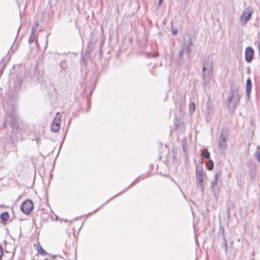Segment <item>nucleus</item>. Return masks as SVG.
<instances>
[{
    "label": "nucleus",
    "mask_w": 260,
    "mask_h": 260,
    "mask_svg": "<svg viewBox=\"0 0 260 260\" xmlns=\"http://www.w3.org/2000/svg\"><path fill=\"white\" fill-rule=\"evenodd\" d=\"M213 62L212 59L210 57L204 58L203 62L202 67V78L203 85L206 87L209 83L213 75Z\"/></svg>",
    "instance_id": "obj_1"
},
{
    "label": "nucleus",
    "mask_w": 260,
    "mask_h": 260,
    "mask_svg": "<svg viewBox=\"0 0 260 260\" xmlns=\"http://www.w3.org/2000/svg\"><path fill=\"white\" fill-rule=\"evenodd\" d=\"M30 133V129L24 121L17 117V141L25 139Z\"/></svg>",
    "instance_id": "obj_2"
},
{
    "label": "nucleus",
    "mask_w": 260,
    "mask_h": 260,
    "mask_svg": "<svg viewBox=\"0 0 260 260\" xmlns=\"http://www.w3.org/2000/svg\"><path fill=\"white\" fill-rule=\"evenodd\" d=\"M221 174L220 171L217 172L214 177V180L211 183V189L214 196L218 197L219 194L221 181H219V178Z\"/></svg>",
    "instance_id": "obj_3"
},
{
    "label": "nucleus",
    "mask_w": 260,
    "mask_h": 260,
    "mask_svg": "<svg viewBox=\"0 0 260 260\" xmlns=\"http://www.w3.org/2000/svg\"><path fill=\"white\" fill-rule=\"evenodd\" d=\"M137 183V182L134 180L133 182H132L130 185L127 187L125 189H123V190H122L121 191H120L119 193L115 194L114 196L112 197V198H111L110 199H109L108 200H107L106 202H105L104 203H103L99 208H97L96 209H95V210H94L92 212H90L89 213H88V214H87L86 215H85L84 216H89V215H92L93 214L96 213V212H98L100 209H101L102 208H103L105 205H106L107 204H108L110 201H111L112 200H113L114 198H116V197H118L119 196L123 194V193H124L125 192H126L128 189H129V188H131L132 186H134L135 185H136V184Z\"/></svg>",
    "instance_id": "obj_4"
},
{
    "label": "nucleus",
    "mask_w": 260,
    "mask_h": 260,
    "mask_svg": "<svg viewBox=\"0 0 260 260\" xmlns=\"http://www.w3.org/2000/svg\"><path fill=\"white\" fill-rule=\"evenodd\" d=\"M137 183V182L134 180L133 182H132L130 185L127 187L125 189H123V190H122L121 191H120L119 193L115 194L114 196L112 197V198H111L110 199H109L108 200H107L106 202H105L104 203H103L99 208H97L96 209H95V210H94L92 212H90L89 213H88V214H87L86 215H85L84 216H89V215H92L93 214L96 213V212H98L100 209H101L102 208H103L105 205H106L107 204H108L110 201H111L112 200H113L114 198H116V197H118L119 196L123 194V193H124L125 192H126L128 189H129V188H131L132 186H134L135 185H136V184Z\"/></svg>",
    "instance_id": "obj_5"
},
{
    "label": "nucleus",
    "mask_w": 260,
    "mask_h": 260,
    "mask_svg": "<svg viewBox=\"0 0 260 260\" xmlns=\"http://www.w3.org/2000/svg\"><path fill=\"white\" fill-rule=\"evenodd\" d=\"M20 210L26 215H28L34 208L32 201L30 199H26L20 205Z\"/></svg>",
    "instance_id": "obj_6"
},
{
    "label": "nucleus",
    "mask_w": 260,
    "mask_h": 260,
    "mask_svg": "<svg viewBox=\"0 0 260 260\" xmlns=\"http://www.w3.org/2000/svg\"><path fill=\"white\" fill-rule=\"evenodd\" d=\"M253 13V10L251 7L248 6L245 8L240 17L241 23L242 24H246L250 20Z\"/></svg>",
    "instance_id": "obj_7"
},
{
    "label": "nucleus",
    "mask_w": 260,
    "mask_h": 260,
    "mask_svg": "<svg viewBox=\"0 0 260 260\" xmlns=\"http://www.w3.org/2000/svg\"><path fill=\"white\" fill-rule=\"evenodd\" d=\"M254 51L251 47H247L245 51V60L246 62L250 63L254 59Z\"/></svg>",
    "instance_id": "obj_8"
},
{
    "label": "nucleus",
    "mask_w": 260,
    "mask_h": 260,
    "mask_svg": "<svg viewBox=\"0 0 260 260\" xmlns=\"http://www.w3.org/2000/svg\"><path fill=\"white\" fill-rule=\"evenodd\" d=\"M237 90V88H234L233 87H231L229 92V96L226 100L227 106L229 107L233 101L234 100V98L235 97V95Z\"/></svg>",
    "instance_id": "obj_9"
},
{
    "label": "nucleus",
    "mask_w": 260,
    "mask_h": 260,
    "mask_svg": "<svg viewBox=\"0 0 260 260\" xmlns=\"http://www.w3.org/2000/svg\"><path fill=\"white\" fill-rule=\"evenodd\" d=\"M10 125L12 129V132H15V131L16 130V118L15 111L13 110H12L10 113Z\"/></svg>",
    "instance_id": "obj_10"
},
{
    "label": "nucleus",
    "mask_w": 260,
    "mask_h": 260,
    "mask_svg": "<svg viewBox=\"0 0 260 260\" xmlns=\"http://www.w3.org/2000/svg\"><path fill=\"white\" fill-rule=\"evenodd\" d=\"M229 133V129L226 127L221 128L219 141L226 142L227 137Z\"/></svg>",
    "instance_id": "obj_11"
},
{
    "label": "nucleus",
    "mask_w": 260,
    "mask_h": 260,
    "mask_svg": "<svg viewBox=\"0 0 260 260\" xmlns=\"http://www.w3.org/2000/svg\"><path fill=\"white\" fill-rule=\"evenodd\" d=\"M91 43H92L91 40H90L88 43L87 48L86 49V50L84 52V55H83V54L82 55V59L83 62L85 64V59L84 56H86V57H89V56L92 50V48L91 46Z\"/></svg>",
    "instance_id": "obj_12"
},
{
    "label": "nucleus",
    "mask_w": 260,
    "mask_h": 260,
    "mask_svg": "<svg viewBox=\"0 0 260 260\" xmlns=\"http://www.w3.org/2000/svg\"><path fill=\"white\" fill-rule=\"evenodd\" d=\"M57 55L61 57V58L62 59V61L59 63V66L61 69L62 71L65 70L67 68H68V64L66 62L65 57H66L67 54L66 53H58Z\"/></svg>",
    "instance_id": "obj_13"
},
{
    "label": "nucleus",
    "mask_w": 260,
    "mask_h": 260,
    "mask_svg": "<svg viewBox=\"0 0 260 260\" xmlns=\"http://www.w3.org/2000/svg\"><path fill=\"white\" fill-rule=\"evenodd\" d=\"M252 89V82L250 78L246 80V96L249 100L250 99L251 91Z\"/></svg>",
    "instance_id": "obj_14"
},
{
    "label": "nucleus",
    "mask_w": 260,
    "mask_h": 260,
    "mask_svg": "<svg viewBox=\"0 0 260 260\" xmlns=\"http://www.w3.org/2000/svg\"><path fill=\"white\" fill-rule=\"evenodd\" d=\"M15 248H14L12 251L8 252L6 249L5 250V253H4L2 247L0 245V260H1V257L3 254H4L5 256L7 257L8 258L13 257L15 254Z\"/></svg>",
    "instance_id": "obj_15"
},
{
    "label": "nucleus",
    "mask_w": 260,
    "mask_h": 260,
    "mask_svg": "<svg viewBox=\"0 0 260 260\" xmlns=\"http://www.w3.org/2000/svg\"><path fill=\"white\" fill-rule=\"evenodd\" d=\"M241 98V94L239 92V89L237 88V90L235 95V97L234 100V108L236 109L237 106L240 105V99Z\"/></svg>",
    "instance_id": "obj_16"
},
{
    "label": "nucleus",
    "mask_w": 260,
    "mask_h": 260,
    "mask_svg": "<svg viewBox=\"0 0 260 260\" xmlns=\"http://www.w3.org/2000/svg\"><path fill=\"white\" fill-rule=\"evenodd\" d=\"M197 180L198 181L197 186L200 188L201 191L203 192L204 190V180L203 176H196Z\"/></svg>",
    "instance_id": "obj_17"
},
{
    "label": "nucleus",
    "mask_w": 260,
    "mask_h": 260,
    "mask_svg": "<svg viewBox=\"0 0 260 260\" xmlns=\"http://www.w3.org/2000/svg\"><path fill=\"white\" fill-rule=\"evenodd\" d=\"M55 119H54L53 122L52 123L51 125V130L54 132L56 133L58 132L60 127V123L59 122H55Z\"/></svg>",
    "instance_id": "obj_18"
},
{
    "label": "nucleus",
    "mask_w": 260,
    "mask_h": 260,
    "mask_svg": "<svg viewBox=\"0 0 260 260\" xmlns=\"http://www.w3.org/2000/svg\"><path fill=\"white\" fill-rule=\"evenodd\" d=\"M249 176L250 180L252 182L255 180L256 170L255 168L250 169L249 170Z\"/></svg>",
    "instance_id": "obj_19"
},
{
    "label": "nucleus",
    "mask_w": 260,
    "mask_h": 260,
    "mask_svg": "<svg viewBox=\"0 0 260 260\" xmlns=\"http://www.w3.org/2000/svg\"><path fill=\"white\" fill-rule=\"evenodd\" d=\"M206 166L207 169L209 171H211L213 169L214 164L212 160L209 159L206 162Z\"/></svg>",
    "instance_id": "obj_20"
},
{
    "label": "nucleus",
    "mask_w": 260,
    "mask_h": 260,
    "mask_svg": "<svg viewBox=\"0 0 260 260\" xmlns=\"http://www.w3.org/2000/svg\"><path fill=\"white\" fill-rule=\"evenodd\" d=\"M37 251H38V253L40 255H46L48 254V253L47 252V251L43 249V248L42 247V246L40 244H38V245Z\"/></svg>",
    "instance_id": "obj_21"
},
{
    "label": "nucleus",
    "mask_w": 260,
    "mask_h": 260,
    "mask_svg": "<svg viewBox=\"0 0 260 260\" xmlns=\"http://www.w3.org/2000/svg\"><path fill=\"white\" fill-rule=\"evenodd\" d=\"M9 215L8 212H5L1 214L0 218L3 221H6L8 220Z\"/></svg>",
    "instance_id": "obj_22"
},
{
    "label": "nucleus",
    "mask_w": 260,
    "mask_h": 260,
    "mask_svg": "<svg viewBox=\"0 0 260 260\" xmlns=\"http://www.w3.org/2000/svg\"><path fill=\"white\" fill-rule=\"evenodd\" d=\"M201 155L208 159H210V153L207 149H204L202 151Z\"/></svg>",
    "instance_id": "obj_23"
},
{
    "label": "nucleus",
    "mask_w": 260,
    "mask_h": 260,
    "mask_svg": "<svg viewBox=\"0 0 260 260\" xmlns=\"http://www.w3.org/2000/svg\"><path fill=\"white\" fill-rule=\"evenodd\" d=\"M203 172L202 167L197 166L196 170V176H203Z\"/></svg>",
    "instance_id": "obj_24"
},
{
    "label": "nucleus",
    "mask_w": 260,
    "mask_h": 260,
    "mask_svg": "<svg viewBox=\"0 0 260 260\" xmlns=\"http://www.w3.org/2000/svg\"><path fill=\"white\" fill-rule=\"evenodd\" d=\"M223 243H222V246L224 249V252H225V255H227L228 253V244H227V242H226L225 237H223Z\"/></svg>",
    "instance_id": "obj_25"
},
{
    "label": "nucleus",
    "mask_w": 260,
    "mask_h": 260,
    "mask_svg": "<svg viewBox=\"0 0 260 260\" xmlns=\"http://www.w3.org/2000/svg\"><path fill=\"white\" fill-rule=\"evenodd\" d=\"M97 81V77L95 75H94V76L92 77V79L91 80L92 83L93 84V87L92 89H90V93H91L94 90L96 83Z\"/></svg>",
    "instance_id": "obj_26"
},
{
    "label": "nucleus",
    "mask_w": 260,
    "mask_h": 260,
    "mask_svg": "<svg viewBox=\"0 0 260 260\" xmlns=\"http://www.w3.org/2000/svg\"><path fill=\"white\" fill-rule=\"evenodd\" d=\"M219 148L222 150H225L226 148V142L219 141Z\"/></svg>",
    "instance_id": "obj_27"
},
{
    "label": "nucleus",
    "mask_w": 260,
    "mask_h": 260,
    "mask_svg": "<svg viewBox=\"0 0 260 260\" xmlns=\"http://www.w3.org/2000/svg\"><path fill=\"white\" fill-rule=\"evenodd\" d=\"M189 110L190 113H193L196 110V104L194 102H190L189 106Z\"/></svg>",
    "instance_id": "obj_28"
},
{
    "label": "nucleus",
    "mask_w": 260,
    "mask_h": 260,
    "mask_svg": "<svg viewBox=\"0 0 260 260\" xmlns=\"http://www.w3.org/2000/svg\"><path fill=\"white\" fill-rule=\"evenodd\" d=\"M35 32H34V31H31V33L28 39V42L30 44H32L35 41Z\"/></svg>",
    "instance_id": "obj_29"
},
{
    "label": "nucleus",
    "mask_w": 260,
    "mask_h": 260,
    "mask_svg": "<svg viewBox=\"0 0 260 260\" xmlns=\"http://www.w3.org/2000/svg\"><path fill=\"white\" fill-rule=\"evenodd\" d=\"M148 176H145V175H140L139 176H138V177H137L136 179H135V181L138 183L140 180H143L145 178H146L147 177H148Z\"/></svg>",
    "instance_id": "obj_30"
},
{
    "label": "nucleus",
    "mask_w": 260,
    "mask_h": 260,
    "mask_svg": "<svg viewBox=\"0 0 260 260\" xmlns=\"http://www.w3.org/2000/svg\"><path fill=\"white\" fill-rule=\"evenodd\" d=\"M184 47H185V51H186V53L188 56H189L191 52L190 46L187 45L186 46H184Z\"/></svg>",
    "instance_id": "obj_31"
},
{
    "label": "nucleus",
    "mask_w": 260,
    "mask_h": 260,
    "mask_svg": "<svg viewBox=\"0 0 260 260\" xmlns=\"http://www.w3.org/2000/svg\"><path fill=\"white\" fill-rule=\"evenodd\" d=\"M39 21L37 20L35 22L34 25L32 26L31 28V31L36 32L38 27L39 26Z\"/></svg>",
    "instance_id": "obj_32"
},
{
    "label": "nucleus",
    "mask_w": 260,
    "mask_h": 260,
    "mask_svg": "<svg viewBox=\"0 0 260 260\" xmlns=\"http://www.w3.org/2000/svg\"><path fill=\"white\" fill-rule=\"evenodd\" d=\"M159 56V53L158 52H154V53H153L152 54H150L149 55H148V57H157Z\"/></svg>",
    "instance_id": "obj_33"
},
{
    "label": "nucleus",
    "mask_w": 260,
    "mask_h": 260,
    "mask_svg": "<svg viewBox=\"0 0 260 260\" xmlns=\"http://www.w3.org/2000/svg\"><path fill=\"white\" fill-rule=\"evenodd\" d=\"M256 158L258 161L260 162V151H256L255 152Z\"/></svg>",
    "instance_id": "obj_34"
},
{
    "label": "nucleus",
    "mask_w": 260,
    "mask_h": 260,
    "mask_svg": "<svg viewBox=\"0 0 260 260\" xmlns=\"http://www.w3.org/2000/svg\"><path fill=\"white\" fill-rule=\"evenodd\" d=\"M184 51H185V47H183V48L179 52V58H181L183 56Z\"/></svg>",
    "instance_id": "obj_35"
},
{
    "label": "nucleus",
    "mask_w": 260,
    "mask_h": 260,
    "mask_svg": "<svg viewBox=\"0 0 260 260\" xmlns=\"http://www.w3.org/2000/svg\"><path fill=\"white\" fill-rule=\"evenodd\" d=\"M219 231H220V232H221L222 238L223 239V237H225V234H224V228L223 227L220 226L219 228Z\"/></svg>",
    "instance_id": "obj_36"
},
{
    "label": "nucleus",
    "mask_w": 260,
    "mask_h": 260,
    "mask_svg": "<svg viewBox=\"0 0 260 260\" xmlns=\"http://www.w3.org/2000/svg\"><path fill=\"white\" fill-rule=\"evenodd\" d=\"M182 150L185 153H186L187 150V146L186 145L185 143H183L182 144Z\"/></svg>",
    "instance_id": "obj_37"
},
{
    "label": "nucleus",
    "mask_w": 260,
    "mask_h": 260,
    "mask_svg": "<svg viewBox=\"0 0 260 260\" xmlns=\"http://www.w3.org/2000/svg\"><path fill=\"white\" fill-rule=\"evenodd\" d=\"M55 257V256L51 255L50 254H49L48 255V257L44 258L43 260H53Z\"/></svg>",
    "instance_id": "obj_38"
},
{
    "label": "nucleus",
    "mask_w": 260,
    "mask_h": 260,
    "mask_svg": "<svg viewBox=\"0 0 260 260\" xmlns=\"http://www.w3.org/2000/svg\"><path fill=\"white\" fill-rule=\"evenodd\" d=\"M178 30L177 28H173L172 29V34L173 35H176L178 34Z\"/></svg>",
    "instance_id": "obj_39"
},
{
    "label": "nucleus",
    "mask_w": 260,
    "mask_h": 260,
    "mask_svg": "<svg viewBox=\"0 0 260 260\" xmlns=\"http://www.w3.org/2000/svg\"><path fill=\"white\" fill-rule=\"evenodd\" d=\"M185 103V99L184 98H181L180 100V107H181L182 106H183L184 104Z\"/></svg>",
    "instance_id": "obj_40"
},
{
    "label": "nucleus",
    "mask_w": 260,
    "mask_h": 260,
    "mask_svg": "<svg viewBox=\"0 0 260 260\" xmlns=\"http://www.w3.org/2000/svg\"><path fill=\"white\" fill-rule=\"evenodd\" d=\"M164 0H158V2L157 3V7L159 8L162 4Z\"/></svg>",
    "instance_id": "obj_41"
},
{
    "label": "nucleus",
    "mask_w": 260,
    "mask_h": 260,
    "mask_svg": "<svg viewBox=\"0 0 260 260\" xmlns=\"http://www.w3.org/2000/svg\"><path fill=\"white\" fill-rule=\"evenodd\" d=\"M192 45H193L192 38H189V43H188V44L187 45L189 46H191Z\"/></svg>",
    "instance_id": "obj_42"
},
{
    "label": "nucleus",
    "mask_w": 260,
    "mask_h": 260,
    "mask_svg": "<svg viewBox=\"0 0 260 260\" xmlns=\"http://www.w3.org/2000/svg\"><path fill=\"white\" fill-rule=\"evenodd\" d=\"M40 138L38 136L35 138V140L36 141L38 145H39L40 144Z\"/></svg>",
    "instance_id": "obj_43"
},
{
    "label": "nucleus",
    "mask_w": 260,
    "mask_h": 260,
    "mask_svg": "<svg viewBox=\"0 0 260 260\" xmlns=\"http://www.w3.org/2000/svg\"><path fill=\"white\" fill-rule=\"evenodd\" d=\"M257 47L258 50L259 57L260 58V41L258 43Z\"/></svg>",
    "instance_id": "obj_44"
},
{
    "label": "nucleus",
    "mask_w": 260,
    "mask_h": 260,
    "mask_svg": "<svg viewBox=\"0 0 260 260\" xmlns=\"http://www.w3.org/2000/svg\"><path fill=\"white\" fill-rule=\"evenodd\" d=\"M87 103H88V108H87V111H88L90 108L91 105H90V103L89 102V100L87 101Z\"/></svg>",
    "instance_id": "obj_45"
},
{
    "label": "nucleus",
    "mask_w": 260,
    "mask_h": 260,
    "mask_svg": "<svg viewBox=\"0 0 260 260\" xmlns=\"http://www.w3.org/2000/svg\"><path fill=\"white\" fill-rule=\"evenodd\" d=\"M246 69H247V73L248 74H250V67H247Z\"/></svg>",
    "instance_id": "obj_46"
},
{
    "label": "nucleus",
    "mask_w": 260,
    "mask_h": 260,
    "mask_svg": "<svg viewBox=\"0 0 260 260\" xmlns=\"http://www.w3.org/2000/svg\"><path fill=\"white\" fill-rule=\"evenodd\" d=\"M71 120H72V119L70 118L69 121V123H68V126H70V125L71 124Z\"/></svg>",
    "instance_id": "obj_47"
},
{
    "label": "nucleus",
    "mask_w": 260,
    "mask_h": 260,
    "mask_svg": "<svg viewBox=\"0 0 260 260\" xmlns=\"http://www.w3.org/2000/svg\"><path fill=\"white\" fill-rule=\"evenodd\" d=\"M19 29H20V28L17 30V36H18V34H19Z\"/></svg>",
    "instance_id": "obj_48"
},
{
    "label": "nucleus",
    "mask_w": 260,
    "mask_h": 260,
    "mask_svg": "<svg viewBox=\"0 0 260 260\" xmlns=\"http://www.w3.org/2000/svg\"><path fill=\"white\" fill-rule=\"evenodd\" d=\"M2 72H3L2 70H0V76H1L2 75Z\"/></svg>",
    "instance_id": "obj_49"
},
{
    "label": "nucleus",
    "mask_w": 260,
    "mask_h": 260,
    "mask_svg": "<svg viewBox=\"0 0 260 260\" xmlns=\"http://www.w3.org/2000/svg\"><path fill=\"white\" fill-rule=\"evenodd\" d=\"M16 42V37L15 38V40H14V43H15Z\"/></svg>",
    "instance_id": "obj_50"
},
{
    "label": "nucleus",
    "mask_w": 260,
    "mask_h": 260,
    "mask_svg": "<svg viewBox=\"0 0 260 260\" xmlns=\"http://www.w3.org/2000/svg\"><path fill=\"white\" fill-rule=\"evenodd\" d=\"M172 181L175 183H176V182L175 181V180H174L173 179H172Z\"/></svg>",
    "instance_id": "obj_51"
},
{
    "label": "nucleus",
    "mask_w": 260,
    "mask_h": 260,
    "mask_svg": "<svg viewBox=\"0 0 260 260\" xmlns=\"http://www.w3.org/2000/svg\"><path fill=\"white\" fill-rule=\"evenodd\" d=\"M67 133V131H66V132L65 136L66 135Z\"/></svg>",
    "instance_id": "obj_52"
},
{
    "label": "nucleus",
    "mask_w": 260,
    "mask_h": 260,
    "mask_svg": "<svg viewBox=\"0 0 260 260\" xmlns=\"http://www.w3.org/2000/svg\"><path fill=\"white\" fill-rule=\"evenodd\" d=\"M20 16L21 17V12L20 13Z\"/></svg>",
    "instance_id": "obj_53"
},
{
    "label": "nucleus",
    "mask_w": 260,
    "mask_h": 260,
    "mask_svg": "<svg viewBox=\"0 0 260 260\" xmlns=\"http://www.w3.org/2000/svg\"><path fill=\"white\" fill-rule=\"evenodd\" d=\"M175 156H173V159H175Z\"/></svg>",
    "instance_id": "obj_54"
},
{
    "label": "nucleus",
    "mask_w": 260,
    "mask_h": 260,
    "mask_svg": "<svg viewBox=\"0 0 260 260\" xmlns=\"http://www.w3.org/2000/svg\"><path fill=\"white\" fill-rule=\"evenodd\" d=\"M253 259H254V258H253L252 259V260H253Z\"/></svg>",
    "instance_id": "obj_55"
}]
</instances>
